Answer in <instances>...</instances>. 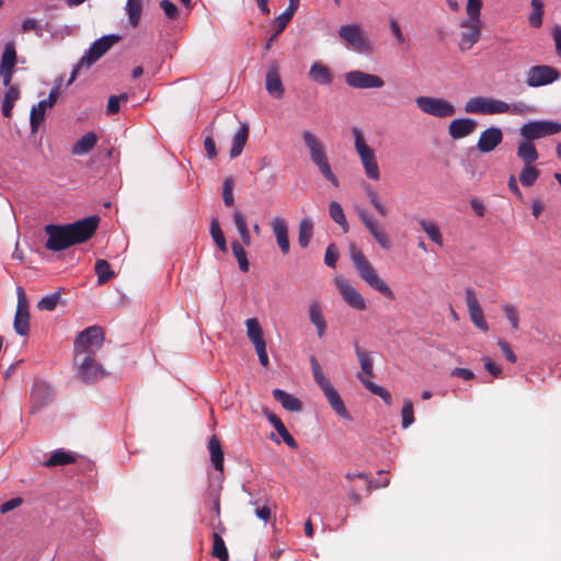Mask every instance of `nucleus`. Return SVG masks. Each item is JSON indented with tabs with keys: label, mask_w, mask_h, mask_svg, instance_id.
Wrapping results in <instances>:
<instances>
[{
	"label": "nucleus",
	"mask_w": 561,
	"mask_h": 561,
	"mask_svg": "<svg viewBox=\"0 0 561 561\" xmlns=\"http://www.w3.org/2000/svg\"><path fill=\"white\" fill-rule=\"evenodd\" d=\"M78 365L77 376L87 383H93L105 377L106 373L101 364H99L94 355L82 354Z\"/></svg>",
	"instance_id": "8"
},
{
	"label": "nucleus",
	"mask_w": 561,
	"mask_h": 561,
	"mask_svg": "<svg viewBox=\"0 0 561 561\" xmlns=\"http://www.w3.org/2000/svg\"><path fill=\"white\" fill-rule=\"evenodd\" d=\"M503 141V133L499 127H489L480 134L477 142V149L482 153H489L501 145Z\"/></svg>",
	"instance_id": "19"
},
{
	"label": "nucleus",
	"mask_w": 561,
	"mask_h": 561,
	"mask_svg": "<svg viewBox=\"0 0 561 561\" xmlns=\"http://www.w3.org/2000/svg\"><path fill=\"white\" fill-rule=\"evenodd\" d=\"M505 358L511 363H516L517 357L511 348L510 344L503 340H500L497 343Z\"/></svg>",
	"instance_id": "62"
},
{
	"label": "nucleus",
	"mask_w": 561,
	"mask_h": 561,
	"mask_svg": "<svg viewBox=\"0 0 561 561\" xmlns=\"http://www.w3.org/2000/svg\"><path fill=\"white\" fill-rule=\"evenodd\" d=\"M416 107L424 114L438 118H446L455 115L456 107L445 99L433 96H417L415 99Z\"/></svg>",
	"instance_id": "6"
},
{
	"label": "nucleus",
	"mask_w": 561,
	"mask_h": 561,
	"mask_svg": "<svg viewBox=\"0 0 561 561\" xmlns=\"http://www.w3.org/2000/svg\"><path fill=\"white\" fill-rule=\"evenodd\" d=\"M18 304L13 327L19 335L25 336L30 331L28 300L23 287L16 288Z\"/></svg>",
	"instance_id": "12"
},
{
	"label": "nucleus",
	"mask_w": 561,
	"mask_h": 561,
	"mask_svg": "<svg viewBox=\"0 0 561 561\" xmlns=\"http://www.w3.org/2000/svg\"><path fill=\"white\" fill-rule=\"evenodd\" d=\"M335 286L343 300L353 309L363 311L367 308L363 295L346 279L335 278Z\"/></svg>",
	"instance_id": "14"
},
{
	"label": "nucleus",
	"mask_w": 561,
	"mask_h": 561,
	"mask_svg": "<svg viewBox=\"0 0 561 561\" xmlns=\"http://www.w3.org/2000/svg\"><path fill=\"white\" fill-rule=\"evenodd\" d=\"M330 407L334 410V412L344 419H351L348 411L345 408L343 400L341 399L336 389L331 385V382L321 388Z\"/></svg>",
	"instance_id": "23"
},
{
	"label": "nucleus",
	"mask_w": 561,
	"mask_h": 561,
	"mask_svg": "<svg viewBox=\"0 0 561 561\" xmlns=\"http://www.w3.org/2000/svg\"><path fill=\"white\" fill-rule=\"evenodd\" d=\"M265 415H266L268 422L274 426L275 431L280 435L283 440L289 447L296 448L297 443H296L295 438L290 435V433L287 431V428L285 427L282 420L276 414H274L272 412H266Z\"/></svg>",
	"instance_id": "33"
},
{
	"label": "nucleus",
	"mask_w": 561,
	"mask_h": 561,
	"mask_svg": "<svg viewBox=\"0 0 561 561\" xmlns=\"http://www.w3.org/2000/svg\"><path fill=\"white\" fill-rule=\"evenodd\" d=\"M551 35L554 43L556 54L561 58V26H553Z\"/></svg>",
	"instance_id": "64"
},
{
	"label": "nucleus",
	"mask_w": 561,
	"mask_h": 561,
	"mask_svg": "<svg viewBox=\"0 0 561 561\" xmlns=\"http://www.w3.org/2000/svg\"><path fill=\"white\" fill-rule=\"evenodd\" d=\"M357 378L365 386V388L367 390H369L371 393L380 397L387 405H391L392 397H391V393L386 388L378 386L377 383L370 381L367 378H363L362 375H357Z\"/></svg>",
	"instance_id": "37"
},
{
	"label": "nucleus",
	"mask_w": 561,
	"mask_h": 561,
	"mask_svg": "<svg viewBox=\"0 0 561 561\" xmlns=\"http://www.w3.org/2000/svg\"><path fill=\"white\" fill-rule=\"evenodd\" d=\"M233 221H234L236 228L238 229V231L240 233L243 244L249 247L251 244V236H250V232L248 229L245 218L239 210H236L233 213Z\"/></svg>",
	"instance_id": "47"
},
{
	"label": "nucleus",
	"mask_w": 561,
	"mask_h": 561,
	"mask_svg": "<svg viewBox=\"0 0 561 561\" xmlns=\"http://www.w3.org/2000/svg\"><path fill=\"white\" fill-rule=\"evenodd\" d=\"M355 353L360 365V373L363 378L374 377L373 359L368 352L364 351L357 343L355 344Z\"/></svg>",
	"instance_id": "34"
},
{
	"label": "nucleus",
	"mask_w": 561,
	"mask_h": 561,
	"mask_svg": "<svg viewBox=\"0 0 561 561\" xmlns=\"http://www.w3.org/2000/svg\"><path fill=\"white\" fill-rule=\"evenodd\" d=\"M531 12L528 16L529 24L538 28L542 25V16H543V0H531Z\"/></svg>",
	"instance_id": "46"
},
{
	"label": "nucleus",
	"mask_w": 561,
	"mask_h": 561,
	"mask_svg": "<svg viewBox=\"0 0 561 561\" xmlns=\"http://www.w3.org/2000/svg\"><path fill=\"white\" fill-rule=\"evenodd\" d=\"M401 416H402V427L408 428L410 425H412L415 421L414 419V411H413V403L411 400L405 399L402 410H401Z\"/></svg>",
	"instance_id": "53"
},
{
	"label": "nucleus",
	"mask_w": 561,
	"mask_h": 561,
	"mask_svg": "<svg viewBox=\"0 0 561 561\" xmlns=\"http://www.w3.org/2000/svg\"><path fill=\"white\" fill-rule=\"evenodd\" d=\"M313 236V221L311 218L306 217L300 220L299 224V232H298V243L305 249L309 245L310 240Z\"/></svg>",
	"instance_id": "36"
},
{
	"label": "nucleus",
	"mask_w": 561,
	"mask_h": 561,
	"mask_svg": "<svg viewBox=\"0 0 561 561\" xmlns=\"http://www.w3.org/2000/svg\"><path fill=\"white\" fill-rule=\"evenodd\" d=\"M560 78L558 69L547 66L539 65L533 66L526 72V84L531 88L547 85L553 83Z\"/></svg>",
	"instance_id": "11"
},
{
	"label": "nucleus",
	"mask_w": 561,
	"mask_h": 561,
	"mask_svg": "<svg viewBox=\"0 0 561 561\" xmlns=\"http://www.w3.org/2000/svg\"><path fill=\"white\" fill-rule=\"evenodd\" d=\"M477 122L472 118H456L450 122L448 133L453 139H461L474 131Z\"/></svg>",
	"instance_id": "22"
},
{
	"label": "nucleus",
	"mask_w": 561,
	"mask_h": 561,
	"mask_svg": "<svg viewBox=\"0 0 561 561\" xmlns=\"http://www.w3.org/2000/svg\"><path fill=\"white\" fill-rule=\"evenodd\" d=\"M231 249H232V253H233L234 257L238 261L239 268L242 272H248L249 271V261L247 257V252L243 249V247L238 241H233L231 243Z\"/></svg>",
	"instance_id": "51"
},
{
	"label": "nucleus",
	"mask_w": 561,
	"mask_h": 561,
	"mask_svg": "<svg viewBox=\"0 0 561 561\" xmlns=\"http://www.w3.org/2000/svg\"><path fill=\"white\" fill-rule=\"evenodd\" d=\"M419 224L434 243H436L439 247L443 245V236L436 224L426 219H421Z\"/></svg>",
	"instance_id": "45"
},
{
	"label": "nucleus",
	"mask_w": 561,
	"mask_h": 561,
	"mask_svg": "<svg viewBox=\"0 0 561 561\" xmlns=\"http://www.w3.org/2000/svg\"><path fill=\"white\" fill-rule=\"evenodd\" d=\"M561 131V124L551 121H534L522 125L519 133L526 140H536Z\"/></svg>",
	"instance_id": "7"
},
{
	"label": "nucleus",
	"mask_w": 561,
	"mask_h": 561,
	"mask_svg": "<svg viewBox=\"0 0 561 561\" xmlns=\"http://www.w3.org/2000/svg\"><path fill=\"white\" fill-rule=\"evenodd\" d=\"M482 0H467L466 11L469 20L482 22L480 18Z\"/></svg>",
	"instance_id": "54"
},
{
	"label": "nucleus",
	"mask_w": 561,
	"mask_h": 561,
	"mask_svg": "<svg viewBox=\"0 0 561 561\" xmlns=\"http://www.w3.org/2000/svg\"><path fill=\"white\" fill-rule=\"evenodd\" d=\"M466 304L472 323L480 330L486 332L489 325L484 319L482 308L472 288L466 289Z\"/></svg>",
	"instance_id": "17"
},
{
	"label": "nucleus",
	"mask_w": 561,
	"mask_h": 561,
	"mask_svg": "<svg viewBox=\"0 0 561 561\" xmlns=\"http://www.w3.org/2000/svg\"><path fill=\"white\" fill-rule=\"evenodd\" d=\"M53 390L44 381H36L31 390V412L37 413L46 407L53 399Z\"/></svg>",
	"instance_id": "16"
},
{
	"label": "nucleus",
	"mask_w": 561,
	"mask_h": 561,
	"mask_svg": "<svg viewBox=\"0 0 561 561\" xmlns=\"http://www.w3.org/2000/svg\"><path fill=\"white\" fill-rule=\"evenodd\" d=\"M60 85H61V79L56 81L55 87L49 92L48 99L42 100L43 102H45V104L48 107H53L55 105V103L57 102L59 94H60Z\"/></svg>",
	"instance_id": "61"
},
{
	"label": "nucleus",
	"mask_w": 561,
	"mask_h": 561,
	"mask_svg": "<svg viewBox=\"0 0 561 561\" xmlns=\"http://www.w3.org/2000/svg\"><path fill=\"white\" fill-rule=\"evenodd\" d=\"M491 98L474 96L465 104V111L469 114L489 115Z\"/></svg>",
	"instance_id": "32"
},
{
	"label": "nucleus",
	"mask_w": 561,
	"mask_h": 561,
	"mask_svg": "<svg viewBox=\"0 0 561 561\" xmlns=\"http://www.w3.org/2000/svg\"><path fill=\"white\" fill-rule=\"evenodd\" d=\"M339 257L337 249L333 243L329 244L325 254H324V263L330 267H335Z\"/></svg>",
	"instance_id": "59"
},
{
	"label": "nucleus",
	"mask_w": 561,
	"mask_h": 561,
	"mask_svg": "<svg viewBox=\"0 0 561 561\" xmlns=\"http://www.w3.org/2000/svg\"><path fill=\"white\" fill-rule=\"evenodd\" d=\"M352 133L354 136L355 150L359 157L366 176L373 181H378L380 179V170L374 149L366 144L360 129L354 127Z\"/></svg>",
	"instance_id": "4"
},
{
	"label": "nucleus",
	"mask_w": 561,
	"mask_h": 561,
	"mask_svg": "<svg viewBox=\"0 0 561 561\" xmlns=\"http://www.w3.org/2000/svg\"><path fill=\"white\" fill-rule=\"evenodd\" d=\"M103 342L104 333L101 327L92 325L81 331L75 341V362H79L82 354L95 355Z\"/></svg>",
	"instance_id": "5"
},
{
	"label": "nucleus",
	"mask_w": 561,
	"mask_h": 561,
	"mask_svg": "<svg viewBox=\"0 0 561 561\" xmlns=\"http://www.w3.org/2000/svg\"><path fill=\"white\" fill-rule=\"evenodd\" d=\"M463 31L460 33L458 47L461 51H467L480 41L482 22L465 20L460 23Z\"/></svg>",
	"instance_id": "15"
},
{
	"label": "nucleus",
	"mask_w": 561,
	"mask_h": 561,
	"mask_svg": "<svg viewBox=\"0 0 561 561\" xmlns=\"http://www.w3.org/2000/svg\"><path fill=\"white\" fill-rule=\"evenodd\" d=\"M94 271L98 276V285L102 286L115 276L114 271L111 268L106 260L100 259L95 262Z\"/></svg>",
	"instance_id": "38"
},
{
	"label": "nucleus",
	"mask_w": 561,
	"mask_h": 561,
	"mask_svg": "<svg viewBox=\"0 0 561 561\" xmlns=\"http://www.w3.org/2000/svg\"><path fill=\"white\" fill-rule=\"evenodd\" d=\"M503 312L505 313L507 320L510 321L512 328L514 330H518L519 328V316L517 309L512 305H504L502 307Z\"/></svg>",
	"instance_id": "56"
},
{
	"label": "nucleus",
	"mask_w": 561,
	"mask_h": 561,
	"mask_svg": "<svg viewBox=\"0 0 561 561\" xmlns=\"http://www.w3.org/2000/svg\"><path fill=\"white\" fill-rule=\"evenodd\" d=\"M540 175V171L534 164H524L519 173V182L523 186H531Z\"/></svg>",
	"instance_id": "44"
},
{
	"label": "nucleus",
	"mask_w": 561,
	"mask_h": 561,
	"mask_svg": "<svg viewBox=\"0 0 561 561\" xmlns=\"http://www.w3.org/2000/svg\"><path fill=\"white\" fill-rule=\"evenodd\" d=\"M360 221L370 232L375 241L385 250H389L391 248V241L385 230L378 225V222L373 219L370 215L365 210H360L358 213Z\"/></svg>",
	"instance_id": "18"
},
{
	"label": "nucleus",
	"mask_w": 561,
	"mask_h": 561,
	"mask_svg": "<svg viewBox=\"0 0 561 561\" xmlns=\"http://www.w3.org/2000/svg\"><path fill=\"white\" fill-rule=\"evenodd\" d=\"M310 365H311L312 375H313V378H314L317 385L320 388L329 385L330 380L324 376L322 368H321L320 364L318 363V360L316 359V357H313V356L310 357Z\"/></svg>",
	"instance_id": "52"
},
{
	"label": "nucleus",
	"mask_w": 561,
	"mask_h": 561,
	"mask_svg": "<svg viewBox=\"0 0 561 561\" xmlns=\"http://www.w3.org/2000/svg\"><path fill=\"white\" fill-rule=\"evenodd\" d=\"M207 448L209 451L210 461H211L213 466L215 467V469L217 471L222 472L224 471V450H222L220 439L216 435H213L208 440Z\"/></svg>",
	"instance_id": "27"
},
{
	"label": "nucleus",
	"mask_w": 561,
	"mask_h": 561,
	"mask_svg": "<svg viewBox=\"0 0 561 561\" xmlns=\"http://www.w3.org/2000/svg\"><path fill=\"white\" fill-rule=\"evenodd\" d=\"M489 115L510 113L513 115H523L533 112V108L524 102L508 104L502 100L492 99L490 101Z\"/></svg>",
	"instance_id": "20"
},
{
	"label": "nucleus",
	"mask_w": 561,
	"mask_h": 561,
	"mask_svg": "<svg viewBox=\"0 0 561 561\" xmlns=\"http://www.w3.org/2000/svg\"><path fill=\"white\" fill-rule=\"evenodd\" d=\"M160 8L163 10L168 19L174 20L179 16V10L176 5L170 0H161Z\"/></svg>",
	"instance_id": "58"
},
{
	"label": "nucleus",
	"mask_w": 561,
	"mask_h": 561,
	"mask_svg": "<svg viewBox=\"0 0 561 561\" xmlns=\"http://www.w3.org/2000/svg\"><path fill=\"white\" fill-rule=\"evenodd\" d=\"M249 124L243 123L232 138L230 158L234 159L241 154L249 137Z\"/></svg>",
	"instance_id": "31"
},
{
	"label": "nucleus",
	"mask_w": 561,
	"mask_h": 561,
	"mask_svg": "<svg viewBox=\"0 0 561 561\" xmlns=\"http://www.w3.org/2000/svg\"><path fill=\"white\" fill-rule=\"evenodd\" d=\"M289 22L290 21L287 20L286 16H283L282 14L276 16L274 19V21H273V27L275 30V32H274L275 36H278L280 33H283Z\"/></svg>",
	"instance_id": "63"
},
{
	"label": "nucleus",
	"mask_w": 561,
	"mask_h": 561,
	"mask_svg": "<svg viewBox=\"0 0 561 561\" xmlns=\"http://www.w3.org/2000/svg\"><path fill=\"white\" fill-rule=\"evenodd\" d=\"M345 83L354 89H380L385 85L381 77L360 70H352L344 76Z\"/></svg>",
	"instance_id": "13"
},
{
	"label": "nucleus",
	"mask_w": 561,
	"mask_h": 561,
	"mask_svg": "<svg viewBox=\"0 0 561 561\" xmlns=\"http://www.w3.org/2000/svg\"><path fill=\"white\" fill-rule=\"evenodd\" d=\"M301 136L309 150L310 159L313 164L325 180L337 187L340 184L339 179L331 169L323 142L310 130H304Z\"/></svg>",
	"instance_id": "3"
},
{
	"label": "nucleus",
	"mask_w": 561,
	"mask_h": 561,
	"mask_svg": "<svg viewBox=\"0 0 561 561\" xmlns=\"http://www.w3.org/2000/svg\"><path fill=\"white\" fill-rule=\"evenodd\" d=\"M339 36L356 51L366 53L370 49V42L358 24L342 25Z\"/></svg>",
	"instance_id": "9"
},
{
	"label": "nucleus",
	"mask_w": 561,
	"mask_h": 561,
	"mask_svg": "<svg viewBox=\"0 0 561 561\" xmlns=\"http://www.w3.org/2000/svg\"><path fill=\"white\" fill-rule=\"evenodd\" d=\"M126 12L128 15L129 24L133 27H137L142 12V1L141 0H127L126 3Z\"/></svg>",
	"instance_id": "41"
},
{
	"label": "nucleus",
	"mask_w": 561,
	"mask_h": 561,
	"mask_svg": "<svg viewBox=\"0 0 561 561\" xmlns=\"http://www.w3.org/2000/svg\"><path fill=\"white\" fill-rule=\"evenodd\" d=\"M329 215L331 219L343 229L344 232L348 231V222L340 203L333 201L329 204Z\"/></svg>",
	"instance_id": "43"
},
{
	"label": "nucleus",
	"mask_w": 561,
	"mask_h": 561,
	"mask_svg": "<svg viewBox=\"0 0 561 561\" xmlns=\"http://www.w3.org/2000/svg\"><path fill=\"white\" fill-rule=\"evenodd\" d=\"M308 316L310 322L317 329V335L319 339H322L327 331V321L322 314V306L319 301H311L308 307Z\"/></svg>",
	"instance_id": "24"
},
{
	"label": "nucleus",
	"mask_w": 561,
	"mask_h": 561,
	"mask_svg": "<svg viewBox=\"0 0 561 561\" xmlns=\"http://www.w3.org/2000/svg\"><path fill=\"white\" fill-rule=\"evenodd\" d=\"M222 199L226 206H232L234 203L233 197V179L228 176L222 183Z\"/></svg>",
	"instance_id": "55"
},
{
	"label": "nucleus",
	"mask_w": 561,
	"mask_h": 561,
	"mask_svg": "<svg viewBox=\"0 0 561 561\" xmlns=\"http://www.w3.org/2000/svg\"><path fill=\"white\" fill-rule=\"evenodd\" d=\"M351 260L357 272V275L369 287L377 290L379 294L390 300H394L396 296L389 285L378 275L374 265L367 260L364 253L358 250L354 244L350 248Z\"/></svg>",
	"instance_id": "2"
},
{
	"label": "nucleus",
	"mask_w": 561,
	"mask_h": 561,
	"mask_svg": "<svg viewBox=\"0 0 561 561\" xmlns=\"http://www.w3.org/2000/svg\"><path fill=\"white\" fill-rule=\"evenodd\" d=\"M75 461H76V458L71 454H69L62 449H59L51 454L49 459H47L44 462V466L50 468V467H56V466H65V465L73 463Z\"/></svg>",
	"instance_id": "42"
},
{
	"label": "nucleus",
	"mask_w": 561,
	"mask_h": 561,
	"mask_svg": "<svg viewBox=\"0 0 561 561\" xmlns=\"http://www.w3.org/2000/svg\"><path fill=\"white\" fill-rule=\"evenodd\" d=\"M99 220L98 216H90L68 225H47L46 249L57 252L88 241L95 233Z\"/></svg>",
	"instance_id": "1"
},
{
	"label": "nucleus",
	"mask_w": 561,
	"mask_h": 561,
	"mask_svg": "<svg viewBox=\"0 0 561 561\" xmlns=\"http://www.w3.org/2000/svg\"><path fill=\"white\" fill-rule=\"evenodd\" d=\"M272 394L276 401H278L282 407L290 412H300L302 410V403L301 401L294 397L293 394L282 390V389H274L272 391Z\"/></svg>",
	"instance_id": "26"
},
{
	"label": "nucleus",
	"mask_w": 561,
	"mask_h": 561,
	"mask_svg": "<svg viewBox=\"0 0 561 561\" xmlns=\"http://www.w3.org/2000/svg\"><path fill=\"white\" fill-rule=\"evenodd\" d=\"M16 61V51L12 45H8L2 54L0 70H13Z\"/></svg>",
	"instance_id": "50"
},
{
	"label": "nucleus",
	"mask_w": 561,
	"mask_h": 561,
	"mask_svg": "<svg viewBox=\"0 0 561 561\" xmlns=\"http://www.w3.org/2000/svg\"><path fill=\"white\" fill-rule=\"evenodd\" d=\"M49 108L45 102L39 101L36 105L31 108L30 125L33 133L37 131L41 124L45 119L46 110Z\"/></svg>",
	"instance_id": "39"
},
{
	"label": "nucleus",
	"mask_w": 561,
	"mask_h": 561,
	"mask_svg": "<svg viewBox=\"0 0 561 561\" xmlns=\"http://www.w3.org/2000/svg\"><path fill=\"white\" fill-rule=\"evenodd\" d=\"M272 229L282 253L287 254L289 252V240L285 219L280 217L274 218L272 221Z\"/></svg>",
	"instance_id": "25"
},
{
	"label": "nucleus",
	"mask_w": 561,
	"mask_h": 561,
	"mask_svg": "<svg viewBox=\"0 0 561 561\" xmlns=\"http://www.w3.org/2000/svg\"><path fill=\"white\" fill-rule=\"evenodd\" d=\"M210 234H211V238L214 239L216 245L222 251V252H226L227 251V242H226V239H225V236H224V232L220 228V225L218 222V220L215 218L211 220L210 222Z\"/></svg>",
	"instance_id": "49"
},
{
	"label": "nucleus",
	"mask_w": 561,
	"mask_h": 561,
	"mask_svg": "<svg viewBox=\"0 0 561 561\" xmlns=\"http://www.w3.org/2000/svg\"><path fill=\"white\" fill-rule=\"evenodd\" d=\"M367 195L369 198L370 204L374 206V208L378 211L380 216H387L388 210L387 208L380 203L378 195L375 191H373L370 187L367 188Z\"/></svg>",
	"instance_id": "57"
},
{
	"label": "nucleus",
	"mask_w": 561,
	"mask_h": 561,
	"mask_svg": "<svg viewBox=\"0 0 561 561\" xmlns=\"http://www.w3.org/2000/svg\"><path fill=\"white\" fill-rule=\"evenodd\" d=\"M61 293L60 289L43 297L38 300L36 307L41 311H53L56 309L58 302L60 301Z\"/></svg>",
	"instance_id": "48"
},
{
	"label": "nucleus",
	"mask_w": 561,
	"mask_h": 561,
	"mask_svg": "<svg viewBox=\"0 0 561 561\" xmlns=\"http://www.w3.org/2000/svg\"><path fill=\"white\" fill-rule=\"evenodd\" d=\"M211 539H213L211 556L214 558L219 559L220 561H228L229 553H228V549L226 547V543H225L221 535L217 531H214L211 535Z\"/></svg>",
	"instance_id": "40"
},
{
	"label": "nucleus",
	"mask_w": 561,
	"mask_h": 561,
	"mask_svg": "<svg viewBox=\"0 0 561 561\" xmlns=\"http://www.w3.org/2000/svg\"><path fill=\"white\" fill-rule=\"evenodd\" d=\"M517 157L524 164H534L539 158L538 151L531 140H522L517 146Z\"/></svg>",
	"instance_id": "29"
},
{
	"label": "nucleus",
	"mask_w": 561,
	"mask_h": 561,
	"mask_svg": "<svg viewBox=\"0 0 561 561\" xmlns=\"http://www.w3.org/2000/svg\"><path fill=\"white\" fill-rule=\"evenodd\" d=\"M121 39L118 35H106L96 39L87 51V54L79 60V66L90 68L101 57H103L114 44Z\"/></svg>",
	"instance_id": "10"
},
{
	"label": "nucleus",
	"mask_w": 561,
	"mask_h": 561,
	"mask_svg": "<svg viewBox=\"0 0 561 561\" xmlns=\"http://www.w3.org/2000/svg\"><path fill=\"white\" fill-rule=\"evenodd\" d=\"M247 335L254 346L265 343L263 330L256 318L245 320Z\"/></svg>",
	"instance_id": "35"
},
{
	"label": "nucleus",
	"mask_w": 561,
	"mask_h": 561,
	"mask_svg": "<svg viewBox=\"0 0 561 561\" xmlns=\"http://www.w3.org/2000/svg\"><path fill=\"white\" fill-rule=\"evenodd\" d=\"M96 142V134L94 131H89L84 134L80 139H78L71 149V153L75 156L87 154L95 147Z\"/></svg>",
	"instance_id": "30"
},
{
	"label": "nucleus",
	"mask_w": 561,
	"mask_h": 561,
	"mask_svg": "<svg viewBox=\"0 0 561 561\" xmlns=\"http://www.w3.org/2000/svg\"><path fill=\"white\" fill-rule=\"evenodd\" d=\"M389 26H390V31L392 33V35L394 36L396 41H397V44L398 45H402L405 43V37L402 33V30L400 27V24L398 23V21L393 18H391L389 20Z\"/></svg>",
	"instance_id": "60"
},
{
	"label": "nucleus",
	"mask_w": 561,
	"mask_h": 561,
	"mask_svg": "<svg viewBox=\"0 0 561 561\" xmlns=\"http://www.w3.org/2000/svg\"><path fill=\"white\" fill-rule=\"evenodd\" d=\"M310 78L322 85H329L333 81V73L330 68L321 62H313L309 70Z\"/></svg>",
	"instance_id": "28"
},
{
	"label": "nucleus",
	"mask_w": 561,
	"mask_h": 561,
	"mask_svg": "<svg viewBox=\"0 0 561 561\" xmlns=\"http://www.w3.org/2000/svg\"><path fill=\"white\" fill-rule=\"evenodd\" d=\"M265 88L266 91L275 99H282L284 95L285 90L276 61L271 62L268 66V70L265 76Z\"/></svg>",
	"instance_id": "21"
}]
</instances>
